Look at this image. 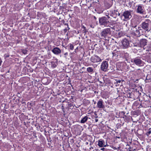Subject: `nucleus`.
Masks as SVG:
<instances>
[{
    "mask_svg": "<svg viewBox=\"0 0 151 151\" xmlns=\"http://www.w3.org/2000/svg\"><path fill=\"white\" fill-rule=\"evenodd\" d=\"M109 18L110 17L108 16H103L99 17V25L101 26H104L106 27L109 25L110 23V22L109 20Z\"/></svg>",
    "mask_w": 151,
    "mask_h": 151,
    "instance_id": "nucleus-1",
    "label": "nucleus"
},
{
    "mask_svg": "<svg viewBox=\"0 0 151 151\" xmlns=\"http://www.w3.org/2000/svg\"><path fill=\"white\" fill-rule=\"evenodd\" d=\"M140 26L144 30L148 31L151 29V21L148 19H146L142 23Z\"/></svg>",
    "mask_w": 151,
    "mask_h": 151,
    "instance_id": "nucleus-2",
    "label": "nucleus"
},
{
    "mask_svg": "<svg viewBox=\"0 0 151 151\" xmlns=\"http://www.w3.org/2000/svg\"><path fill=\"white\" fill-rule=\"evenodd\" d=\"M106 28L101 31L100 33V35L101 37L106 38L111 34L112 30H111V27L110 26Z\"/></svg>",
    "mask_w": 151,
    "mask_h": 151,
    "instance_id": "nucleus-3",
    "label": "nucleus"
},
{
    "mask_svg": "<svg viewBox=\"0 0 151 151\" xmlns=\"http://www.w3.org/2000/svg\"><path fill=\"white\" fill-rule=\"evenodd\" d=\"M137 7L136 12L138 14H144L146 13L144 6L143 4H139L136 6Z\"/></svg>",
    "mask_w": 151,
    "mask_h": 151,
    "instance_id": "nucleus-4",
    "label": "nucleus"
},
{
    "mask_svg": "<svg viewBox=\"0 0 151 151\" xmlns=\"http://www.w3.org/2000/svg\"><path fill=\"white\" fill-rule=\"evenodd\" d=\"M140 28L141 27L140 26H138L137 28V25L132 26V29H133V31L134 32V35L137 37H139L141 35L139 31L142 30V29Z\"/></svg>",
    "mask_w": 151,
    "mask_h": 151,
    "instance_id": "nucleus-5",
    "label": "nucleus"
},
{
    "mask_svg": "<svg viewBox=\"0 0 151 151\" xmlns=\"http://www.w3.org/2000/svg\"><path fill=\"white\" fill-rule=\"evenodd\" d=\"M122 16L124 17V20L127 21L131 18L132 16L130 11H126L124 12Z\"/></svg>",
    "mask_w": 151,
    "mask_h": 151,
    "instance_id": "nucleus-6",
    "label": "nucleus"
},
{
    "mask_svg": "<svg viewBox=\"0 0 151 151\" xmlns=\"http://www.w3.org/2000/svg\"><path fill=\"white\" fill-rule=\"evenodd\" d=\"M131 61L132 62L134 63L136 65L138 66H142V64L143 63L142 60L138 57L132 59Z\"/></svg>",
    "mask_w": 151,
    "mask_h": 151,
    "instance_id": "nucleus-7",
    "label": "nucleus"
},
{
    "mask_svg": "<svg viewBox=\"0 0 151 151\" xmlns=\"http://www.w3.org/2000/svg\"><path fill=\"white\" fill-rule=\"evenodd\" d=\"M123 48L127 49L130 47L129 41L126 38H124L122 41Z\"/></svg>",
    "mask_w": 151,
    "mask_h": 151,
    "instance_id": "nucleus-8",
    "label": "nucleus"
},
{
    "mask_svg": "<svg viewBox=\"0 0 151 151\" xmlns=\"http://www.w3.org/2000/svg\"><path fill=\"white\" fill-rule=\"evenodd\" d=\"M108 67V63L107 61H103L101 64V68L102 70L106 72Z\"/></svg>",
    "mask_w": 151,
    "mask_h": 151,
    "instance_id": "nucleus-9",
    "label": "nucleus"
},
{
    "mask_svg": "<svg viewBox=\"0 0 151 151\" xmlns=\"http://www.w3.org/2000/svg\"><path fill=\"white\" fill-rule=\"evenodd\" d=\"M90 61L93 63H98L101 61L100 58L97 55L92 57L90 59Z\"/></svg>",
    "mask_w": 151,
    "mask_h": 151,
    "instance_id": "nucleus-10",
    "label": "nucleus"
},
{
    "mask_svg": "<svg viewBox=\"0 0 151 151\" xmlns=\"http://www.w3.org/2000/svg\"><path fill=\"white\" fill-rule=\"evenodd\" d=\"M52 52L55 55H58L61 53V50L58 47H55L52 50Z\"/></svg>",
    "mask_w": 151,
    "mask_h": 151,
    "instance_id": "nucleus-11",
    "label": "nucleus"
},
{
    "mask_svg": "<svg viewBox=\"0 0 151 151\" xmlns=\"http://www.w3.org/2000/svg\"><path fill=\"white\" fill-rule=\"evenodd\" d=\"M147 40L145 39H142L140 40L139 45L141 47H143L147 45Z\"/></svg>",
    "mask_w": 151,
    "mask_h": 151,
    "instance_id": "nucleus-12",
    "label": "nucleus"
},
{
    "mask_svg": "<svg viewBox=\"0 0 151 151\" xmlns=\"http://www.w3.org/2000/svg\"><path fill=\"white\" fill-rule=\"evenodd\" d=\"M103 101L101 99H100L97 103V107L99 109H104L105 108V106L103 104Z\"/></svg>",
    "mask_w": 151,
    "mask_h": 151,
    "instance_id": "nucleus-13",
    "label": "nucleus"
},
{
    "mask_svg": "<svg viewBox=\"0 0 151 151\" xmlns=\"http://www.w3.org/2000/svg\"><path fill=\"white\" fill-rule=\"evenodd\" d=\"M98 145L100 147H106L107 146H108L106 143V145H105L104 141L102 139H100L98 141Z\"/></svg>",
    "mask_w": 151,
    "mask_h": 151,
    "instance_id": "nucleus-14",
    "label": "nucleus"
},
{
    "mask_svg": "<svg viewBox=\"0 0 151 151\" xmlns=\"http://www.w3.org/2000/svg\"><path fill=\"white\" fill-rule=\"evenodd\" d=\"M88 118L87 116H85L81 120V123H84L86 122Z\"/></svg>",
    "mask_w": 151,
    "mask_h": 151,
    "instance_id": "nucleus-15",
    "label": "nucleus"
},
{
    "mask_svg": "<svg viewBox=\"0 0 151 151\" xmlns=\"http://www.w3.org/2000/svg\"><path fill=\"white\" fill-rule=\"evenodd\" d=\"M86 69L87 72L90 73L91 74L93 72V69L92 67H88Z\"/></svg>",
    "mask_w": 151,
    "mask_h": 151,
    "instance_id": "nucleus-16",
    "label": "nucleus"
},
{
    "mask_svg": "<svg viewBox=\"0 0 151 151\" xmlns=\"http://www.w3.org/2000/svg\"><path fill=\"white\" fill-rule=\"evenodd\" d=\"M124 57L126 59L128 58H129V54L127 52L125 53L124 54Z\"/></svg>",
    "mask_w": 151,
    "mask_h": 151,
    "instance_id": "nucleus-17",
    "label": "nucleus"
},
{
    "mask_svg": "<svg viewBox=\"0 0 151 151\" xmlns=\"http://www.w3.org/2000/svg\"><path fill=\"white\" fill-rule=\"evenodd\" d=\"M27 50L25 49H22V52L24 54V55H26L27 53Z\"/></svg>",
    "mask_w": 151,
    "mask_h": 151,
    "instance_id": "nucleus-18",
    "label": "nucleus"
},
{
    "mask_svg": "<svg viewBox=\"0 0 151 151\" xmlns=\"http://www.w3.org/2000/svg\"><path fill=\"white\" fill-rule=\"evenodd\" d=\"M150 129H151V128H150L149 129V131L146 132V135L147 136H149V135L151 134V131L150 130Z\"/></svg>",
    "mask_w": 151,
    "mask_h": 151,
    "instance_id": "nucleus-19",
    "label": "nucleus"
},
{
    "mask_svg": "<svg viewBox=\"0 0 151 151\" xmlns=\"http://www.w3.org/2000/svg\"><path fill=\"white\" fill-rule=\"evenodd\" d=\"M69 45V49L70 50H73L74 49V46L73 45L71 44H70Z\"/></svg>",
    "mask_w": 151,
    "mask_h": 151,
    "instance_id": "nucleus-20",
    "label": "nucleus"
},
{
    "mask_svg": "<svg viewBox=\"0 0 151 151\" xmlns=\"http://www.w3.org/2000/svg\"><path fill=\"white\" fill-rule=\"evenodd\" d=\"M82 28L83 29V33H86V27H84V26H83Z\"/></svg>",
    "mask_w": 151,
    "mask_h": 151,
    "instance_id": "nucleus-21",
    "label": "nucleus"
},
{
    "mask_svg": "<svg viewBox=\"0 0 151 151\" xmlns=\"http://www.w3.org/2000/svg\"><path fill=\"white\" fill-rule=\"evenodd\" d=\"M114 14H115L116 15H118V16H120V14L119 13V12L116 11V12H114Z\"/></svg>",
    "mask_w": 151,
    "mask_h": 151,
    "instance_id": "nucleus-22",
    "label": "nucleus"
},
{
    "mask_svg": "<svg viewBox=\"0 0 151 151\" xmlns=\"http://www.w3.org/2000/svg\"><path fill=\"white\" fill-rule=\"evenodd\" d=\"M118 37H120L121 36H122L123 35V34L122 32H119L118 33Z\"/></svg>",
    "mask_w": 151,
    "mask_h": 151,
    "instance_id": "nucleus-23",
    "label": "nucleus"
},
{
    "mask_svg": "<svg viewBox=\"0 0 151 151\" xmlns=\"http://www.w3.org/2000/svg\"><path fill=\"white\" fill-rule=\"evenodd\" d=\"M132 93H128L127 95L128 97L130 98H132Z\"/></svg>",
    "mask_w": 151,
    "mask_h": 151,
    "instance_id": "nucleus-24",
    "label": "nucleus"
},
{
    "mask_svg": "<svg viewBox=\"0 0 151 151\" xmlns=\"http://www.w3.org/2000/svg\"><path fill=\"white\" fill-rule=\"evenodd\" d=\"M116 82H114V83H120L121 82V80H118V81H116Z\"/></svg>",
    "mask_w": 151,
    "mask_h": 151,
    "instance_id": "nucleus-25",
    "label": "nucleus"
},
{
    "mask_svg": "<svg viewBox=\"0 0 151 151\" xmlns=\"http://www.w3.org/2000/svg\"><path fill=\"white\" fill-rule=\"evenodd\" d=\"M94 114H95V117L96 118H98V116L97 115V114L96 113V112H94Z\"/></svg>",
    "mask_w": 151,
    "mask_h": 151,
    "instance_id": "nucleus-26",
    "label": "nucleus"
},
{
    "mask_svg": "<svg viewBox=\"0 0 151 151\" xmlns=\"http://www.w3.org/2000/svg\"><path fill=\"white\" fill-rule=\"evenodd\" d=\"M2 62L1 60V58L0 57V66H1Z\"/></svg>",
    "mask_w": 151,
    "mask_h": 151,
    "instance_id": "nucleus-27",
    "label": "nucleus"
},
{
    "mask_svg": "<svg viewBox=\"0 0 151 151\" xmlns=\"http://www.w3.org/2000/svg\"><path fill=\"white\" fill-rule=\"evenodd\" d=\"M106 43H108L109 42V40L106 39Z\"/></svg>",
    "mask_w": 151,
    "mask_h": 151,
    "instance_id": "nucleus-28",
    "label": "nucleus"
},
{
    "mask_svg": "<svg viewBox=\"0 0 151 151\" xmlns=\"http://www.w3.org/2000/svg\"><path fill=\"white\" fill-rule=\"evenodd\" d=\"M6 55V54L5 55ZM5 58H8L9 57V55H5Z\"/></svg>",
    "mask_w": 151,
    "mask_h": 151,
    "instance_id": "nucleus-29",
    "label": "nucleus"
},
{
    "mask_svg": "<svg viewBox=\"0 0 151 151\" xmlns=\"http://www.w3.org/2000/svg\"><path fill=\"white\" fill-rule=\"evenodd\" d=\"M65 25H67V26H68V29H69V27H68V24H67V23H65Z\"/></svg>",
    "mask_w": 151,
    "mask_h": 151,
    "instance_id": "nucleus-30",
    "label": "nucleus"
},
{
    "mask_svg": "<svg viewBox=\"0 0 151 151\" xmlns=\"http://www.w3.org/2000/svg\"><path fill=\"white\" fill-rule=\"evenodd\" d=\"M105 149V148H101V150H104H104Z\"/></svg>",
    "mask_w": 151,
    "mask_h": 151,
    "instance_id": "nucleus-31",
    "label": "nucleus"
},
{
    "mask_svg": "<svg viewBox=\"0 0 151 151\" xmlns=\"http://www.w3.org/2000/svg\"><path fill=\"white\" fill-rule=\"evenodd\" d=\"M111 29H115V27H111Z\"/></svg>",
    "mask_w": 151,
    "mask_h": 151,
    "instance_id": "nucleus-32",
    "label": "nucleus"
},
{
    "mask_svg": "<svg viewBox=\"0 0 151 151\" xmlns=\"http://www.w3.org/2000/svg\"><path fill=\"white\" fill-rule=\"evenodd\" d=\"M98 121V119H95V122H97Z\"/></svg>",
    "mask_w": 151,
    "mask_h": 151,
    "instance_id": "nucleus-33",
    "label": "nucleus"
},
{
    "mask_svg": "<svg viewBox=\"0 0 151 151\" xmlns=\"http://www.w3.org/2000/svg\"><path fill=\"white\" fill-rule=\"evenodd\" d=\"M93 18L95 20H96L97 18L95 16H93Z\"/></svg>",
    "mask_w": 151,
    "mask_h": 151,
    "instance_id": "nucleus-34",
    "label": "nucleus"
},
{
    "mask_svg": "<svg viewBox=\"0 0 151 151\" xmlns=\"http://www.w3.org/2000/svg\"><path fill=\"white\" fill-rule=\"evenodd\" d=\"M93 101L94 102V104H95L96 103V101H94V100H93Z\"/></svg>",
    "mask_w": 151,
    "mask_h": 151,
    "instance_id": "nucleus-35",
    "label": "nucleus"
},
{
    "mask_svg": "<svg viewBox=\"0 0 151 151\" xmlns=\"http://www.w3.org/2000/svg\"><path fill=\"white\" fill-rule=\"evenodd\" d=\"M113 148L114 150H116V147H113Z\"/></svg>",
    "mask_w": 151,
    "mask_h": 151,
    "instance_id": "nucleus-36",
    "label": "nucleus"
},
{
    "mask_svg": "<svg viewBox=\"0 0 151 151\" xmlns=\"http://www.w3.org/2000/svg\"><path fill=\"white\" fill-rule=\"evenodd\" d=\"M97 3V2H93V4H95V3H96H96Z\"/></svg>",
    "mask_w": 151,
    "mask_h": 151,
    "instance_id": "nucleus-37",
    "label": "nucleus"
},
{
    "mask_svg": "<svg viewBox=\"0 0 151 151\" xmlns=\"http://www.w3.org/2000/svg\"><path fill=\"white\" fill-rule=\"evenodd\" d=\"M88 2H91L92 1V0H88Z\"/></svg>",
    "mask_w": 151,
    "mask_h": 151,
    "instance_id": "nucleus-38",
    "label": "nucleus"
},
{
    "mask_svg": "<svg viewBox=\"0 0 151 151\" xmlns=\"http://www.w3.org/2000/svg\"><path fill=\"white\" fill-rule=\"evenodd\" d=\"M123 112V113H124V116H126V115H125V113L123 112Z\"/></svg>",
    "mask_w": 151,
    "mask_h": 151,
    "instance_id": "nucleus-39",
    "label": "nucleus"
},
{
    "mask_svg": "<svg viewBox=\"0 0 151 151\" xmlns=\"http://www.w3.org/2000/svg\"><path fill=\"white\" fill-rule=\"evenodd\" d=\"M91 149H93V147H90V150H91Z\"/></svg>",
    "mask_w": 151,
    "mask_h": 151,
    "instance_id": "nucleus-40",
    "label": "nucleus"
},
{
    "mask_svg": "<svg viewBox=\"0 0 151 151\" xmlns=\"http://www.w3.org/2000/svg\"><path fill=\"white\" fill-rule=\"evenodd\" d=\"M92 25H90V27H92V28H93L94 27H92Z\"/></svg>",
    "mask_w": 151,
    "mask_h": 151,
    "instance_id": "nucleus-41",
    "label": "nucleus"
},
{
    "mask_svg": "<svg viewBox=\"0 0 151 151\" xmlns=\"http://www.w3.org/2000/svg\"><path fill=\"white\" fill-rule=\"evenodd\" d=\"M67 30V29H65L64 30V31H65H65H66V30Z\"/></svg>",
    "mask_w": 151,
    "mask_h": 151,
    "instance_id": "nucleus-42",
    "label": "nucleus"
},
{
    "mask_svg": "<svg viewBox=\"0 0 151 151\" xmlns=\"http://www.w3.org/2000/svg\"><path fill=\"white\" fill-rule=\"evenodd\" d=\"M86 144H87H87H88V142H86Z\"/></svg>",
    "mask_w": 151,
    "mask_h": 151,
    "instance_id": "nucleus-43",
    "label": "nucleus"
},
{
    "mask_svg": "<svg viewBox=\"0 0 151 151\" xmlns=\"http://www.w3.org/2000/svg\"><path fill=\"white\" fill-rule=\"evenodd\" d=\"M66 54H67V53H65V54H64V55H66Z\"/></svg>",
    "mask_w": 151,
    "mask_h": 151,
    "instance_id": "nucleus-44",
    "label": "nucleus"
},
{
    "mask_svg": "<svg viewBox=\"0 0 151 151\" xmlns=\"http://www.w3.org/2000/svg\"><path fill=\"white\" fill-rule=\"evenodd\" d=\"M9 71H8V73H9Z\"/></svg>",
    "mask_w": 151,
    "mask_h": 151,
    "instance_id": "nucleus-45",
    "label": "nucleus"
},
{
    "mask_svg": "<svg viewBox=\"0 0 151 151\" xmlns=\"http://www.w3.org/2000/svg\"><path fill=\"white\" fill-rule=\"evenodd\" d=\"M130 3H129V6H130Z\"/></svg>",
    "mask_w": 151,
    "mask_h": 151,
    "instance_id": "nucleus-46",
    "label": "nucleus"
},
{
    "mask_svg": "<svg viewBox=\"0 0 151 151\" xmlns=\"http://www.w3.org/2000/svg\"><path fill=\"white\" fill-rule=\"evenodd\" d=\"M131 149V147H130L129 148V149Z\"/></svg>",
    "mask_w": 151,
    "mask_h": 151,
    "instance_id": "nucleus-47",
    "label": "nucleus"
},
{
    "mask_svg": "<svg viewBox=\"0 0 151 151\" xmlns=\"http://www.w3.org/2000/svg\"><path fill=\"white\" fill-rule=\"evenodd\" d=\"M25 103V102H23L22 103Z\"/></svg>",
    "mask_w": 151,
    "mask_h": 151,
    "instance_id": "nucleus-48",
    "label": "nucleus"
},
{
    "mask_svg": "<svg viewBox=\"0 0 151 151\" xmlns=\"http://www.w3.org/2000/svg\"><path fill=\"white\" fill-rule=\"evenodd\" d=\"M118 138H119L120 137H118Z\"/></svg>",
    "mask_w": 151,
    "mask_h": 151,
    "instance_id": "nucleus-49",
    "label": "nucleus"
},
{
    "mask_svg": "<svg viewBox=\"0 0 151 151\" xmlns=\"http://www.w3.org/2000/svg\"><path fill=\"white\" fill-rule=\"evenodd\" d=\"M138 70H140V69H138Z\"/></svg>",
    "mask_w": 151,
    "mask_h": 151,
    "instance_id": "nucleus-50",
    "label": "nucleus"
}]
</instances>
